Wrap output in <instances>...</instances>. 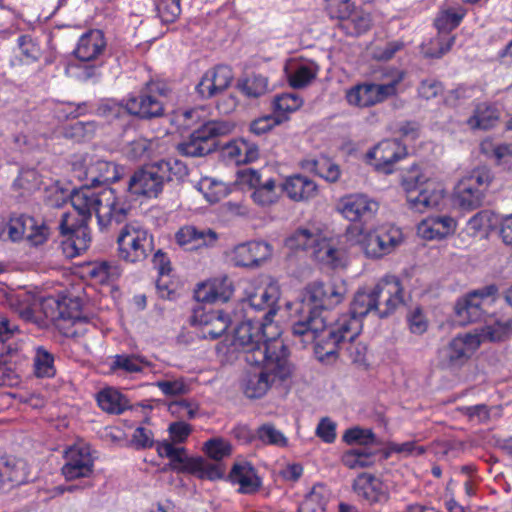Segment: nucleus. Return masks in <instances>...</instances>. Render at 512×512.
<instances>
[{"instance_id": "obj_4", "label": "nucleus", "mask_w": 512, "mask_h": 512, "mask_svg": "<svg viewBox=\"0 0 512 512\" xmlns=\"http://www.w3.org/2000/svg\"><path fill=\"white\" fill-rule=\"evenodd\" d=\"M187 165L178 159H162L136 170L128 182V190L137 196L157 197L166 182H183L188 176Z\"/></svg>"}, {"instance_id": "obj_38", "label": "nucleus", "mask_w": 512, "mask_h": 512, "mask_svg": "<svg viewBox=\"0 0 512 512\" xmlns=\"http://www.w3.org/2000/svg\"><path fill=\"white\" fill-rule=\"evenodd\" d=\"M0 459L2 469L5 472V479L7 480L8 488L28 481L26 463L23 460L16 459L13 456H3Z\"/></svg>"}, {"instance_id": "obj_59", "label": "nucleus", "mask_w": 512, "mask_h": 512, "mask_svg": "<svg viewBox=\"0 0 512 512\" xmlns=\"http://www.w3.org/2000/svg\"><path fill=\"white\" fill-rule=\"evenodd\" d=\"M232 447L230 443L222 438L210 439L205 443V451L207 455L215 460L220 461L224 457L231 454Z\"/></svg>"}, {"instance_id": "obj_6", "label": "nucleus", "mask_w": 512, "mask_h": 512, "mask_svg": "<svg viewBox=\"0 0 512 512\" xmlns=\"http://www.w3.org/2000/svg\"><path fill=\"white\" fill-rule=\"evenodd\" d=\"M234 128L235 125L226 120L205 121L178 144V151L184 156L204 157L217 149V138L230 134Z\"/></svg>"}, {"instance_id": "obj_43", "label": "nucleus", "mask_w": 512, "mask_h": 512, "mask_svg": "<svg viewBox=\"0 0 512 512\" xmlns=\"http://www.w3.org/2000/svg\"><path fill=\"white\" fill-rule=\"evenodd\" d=\"M189 470L203 479L216 480L224 476V469L220 463H212L202 458L190 459Z\"/></svg>"}, {"instance_id": "obj_56", "label": "nucleus", "mask_w": 512, "mask_h": 512, "mask_svg": "<svg viewBox=\"0 0 512 512\" xmlns=\"http://www.w3.org/2000/svg\"><path fill=\"white\" fill-rule=\"evenodd\" d=\"M463 14L453 10L441 11L435 19V27L438 33L450 34L461 22Z\"/></svg>"}, {"instance_id": "obj_20", "label": "nucleus", "mask_w": 512, "mask_h": 512, "mask_svg": "<svg viewBox=\"0 0 512 512\" xmlns=\"http://www.w3.org/2000/svg\"><path fill=\"white\" fill-rule=\"evenodd\" d=\"M378 210V204L362 194L349 195L341 199L339 211L351 222H366Z\"/></svg>"}, {"instance_id": "obj_37", "label": "nucleus", "mask_w": 512, "mask_h": 512, "mask_svg": "<svg viewBox=\"0 0 512 512\" xmlns=\"http://www.w3.org/2000/svg\"><path fill=\"white\" fill-rule=\"evenodd\" d=\"M498 111L487 103H480L475 107L473 115L467 120L468 126L473 129L488 130L498 121Z\"/></svg>"}, {"instance_id": "obj_60", "label": "nucleus", "mask_w": 512, "mask_h": 512, "mask_svg": "<svg viewBox=\"0 0 512 512\" xmlns=\"http://www.w3.org/2000/svg\"><path fill=\"white\" fill-rule=\"evenodd\" d=\"M349 359L355 365L360 368L366 369L368 367L367 362V345L362 342L350 341L346 346Z\"/></svg>"}, {"instance_id": "obj_9", "label": "nucleus", "mask_w": 512, "mask_h": 512, "mask_svg": "<svg viewBox=\"0 0 512 512\" xmlns=\"http://www.w3.org/2000/svg\"><path fill=\"white\" fill-rule=\"evenodd\" d=\"M362 330V322L349 313L342 314L333 324L326 325L323 332H327L320 341L315 343V354L320 361L335 358L338 350L346 341H354Z\"/></svg>"}, {"instance_id": "obj_35", "label": "nucleus", "mask_w": 512, "mask_h": 512, "mask_svg": "<svg viewBox=\"0 0 512 512\" xmlns=\"http://www.w3.org/2000/svg\"><path fill=\"white\" fill-rule=\"evenodd\" d=\"M99 407L110 414H121L129 407L128 399L114 388H105L97 395Z\"/></svg>"}, {"instance_id": "obj_45", "label": "nucleus", "mask_w": 512, "mask_h": 512, "mask_svg": "<svg viewBox=\"0 0 512 512\" xmlns=\"http://www.w3.org/2000/svg\"><path fill=\"white\" fill-rule=\"evenodd\" d=\"M256 439L264 445H271L280 448L288 446V439L272 423L260 425L255 432Z\"/></svg>"}, {"instance_id": "obj_28", "label": "nucleus", "mask_w": 512, "mask_h": 512, "mask_svg": "<svg viewBox=\"0 0 512 512\" xmlns=\"http://www.w3.org/2000/svg\"><path fill=\"white\" fill-rule=\"evenodd\" d=\"M281 191L293 201H305L314 198L318 189L316 183L306 176L296 174L288 177L281 185Z\"/></svg>"}, {"instance_id": "obj_54", "label": "nucleus", "mask_w": 512, "mask_h": 512, "mask_svg": "<svg viewBox=\"0 0 512 512\" xmlns=\"http://www.w3.org/2000/svg\"><path fill=\"white\" fill-rule=\"evenodd\" d=\"M289 117L285 115L270 114L263 117H259L251 122L250 131L255 135H262L269 132L272 128L287 121Z\"/></svg>"}, {"instance_id": "obj_50", "label": "nucleus", "mask_w": 512, "mask_h": 512, "mask_svg": "<svg viewBox=\"0 0 512 512\" xmlns=\"http://www.w3.org/2000/svg\"><path fill=\"white\" fill-rule=\"evenodd\" d=\"M303 104V100L296 94L284 93L276 96L273 102L274 114L285 115L297 111Z\"/></svg>"}, {"instance_id": "obj_58", "label": "nucleus", "mask_w": 512, "mask_h": 512, "mask_svg": "<svg viewBox=\"0 0 512 512\" xmlns=\"http://www.w3.org/2000/svg\"><path fill=\"white\" fill-rule=\"evenodd\" d=\"M89 274L99 282H106L111 278L118 277L120 272L118 266L109 261L96 262L92 265Z\"/></svg>"}, {"instance_id": "obj_12", "label": "nucleus", "mask_w": 512, "mask_h": 512, "mask_svg": "<svg viewBox=\"0 0 512 512\" xmlns=\"http://www.w3.org/2000/svg\"><path fill=\"white\" fill-rule=\"evenodd\" d=\"M404 78L398 73L387 83H363L348 91L347 101L358 107H370L382 103L398 93V86Z\"/></svg>"}, {"instance_id": "obj_62", "label": "nucleus", "mask_w": 512, "mask_h": 512, "mask_svg": "<svg viewBox=\"0 0 512 512\" xmlns=\"http://www.w3.org/2000/svg\"><path fill=\"white\" fill-rule=\"evenodd\" d=\"M210 283L213 288L215 302H227L231 298L233 286L228 277L216 278Z\"/></svg>"}, {"instance_id": "obj_48", "label": "nucleus", "mask_w": 512, "mask_h": 512, "mask_svg": "<svg viewBox=\"0 0 512 512\" xmlns=\"http://www.w3.org/2000/svg\"><path fill=\"white\" fill-rule=\"evenodd\" d=\"M318 67L315 64L300 65L288 76L289 84L293 88H304L315 79Z\"/></svg>"}, {"instance_id": "obj_19", "label": "nucleus", "mask_w": 512, "mask_h": 512, "mask_svg": "<svg viewBox=\"0 0 512 512\" xmlns=\"http://www.w3.org/2000/svg\"><path fill=\"white\" fill-rule=\"evenodd\" d=\"M233 80V72L229 66L218 65L207 71L196 86L201 98L209 99L223 93Z\"/></svg>"}, {"instance_id": "obj_61", "label": "nucleus", "mask_w": 512, "mask_h": 512, "mask_svg": "<svg viewBox=\"0 0 512 512\" xmlns=\"http://www.w3.org/2000/svg\"><path fill=\"white\" fill-rule=\"evenodd\" d=\"M328 10L332 18L345 21L356 10L351 0H330Z\"/></svg>"}, {"instance_id": "obj_21", "label": "nucleus", "mask_w": 512, "mask_h": 512, "mask_svg": "<svg viewBox=\"0 0 512 512\" xmlns=\"http://www.w3.org/2000/svg\"><path fill=\"white\" fill-rule=\"evenodd\" d=\"M272 247L264 241H250L237 245L232 252V261L239 267H258L270 258Z\"/></svg>"}, {"instance_id": "obj_52", "label": "nucleus", "mask_w": 512, "mask_h": 512, "mask_svg": "<svg viewBox=\"0 0 512 512\" xmlns=\"http://www.w3.org/2000/svg\"><path fill=\"white\" fill-rule=\"evenodd\" d=\"M181 0H154L159 18L164 23H173L181 14Z\"/></svg>"}, {"instance_id": "obj_25", "label": "nucleus", "mask_w": 512, "mask_h": 512, "mask_svg": "<svg viewBox=\"0 0 512 512\" xmlns=\"http://www.w3.org/2000/svg\"><path fill=\"white\" fill-rule=\"evenodd\" d=\"M279 300V290L275 285H269L263 289L257 290L248 298L250 307L258 311H264L260 320L268 325L274 324V317L278 312L277 302Z\"/></svg>"}, {"instance_id": "obj_22", "label": "nucleus", "mask_w": 512, "mask_h": 512, "mask_svg": "<svg viewBox=\"0 0 512 512\" xmlns=\"http://www.w3.org/2000/svg\"><path fill=\"white\" fill-rule=\"evenodd\" d=\"M175 240L176 243L185 250L194 251L213 246L218 240V235L210 228H198L193 225H186L176 232Z\"/></svg>"}, {"instance_id": "obj_18", "label": "nucleus", "mask_w": 512, "mask_h": 512, "mask_svg": "<svg viewBox=\"0 0 512 512\" xmlns=\"http://www.w3.org/2000/svg\"><path fill=\"white\" fill-rule=\"evenodd\" d=\"M53 303L56 310L50 315L51 319L69 321L73 327H79L73 331L67 332L68 336L78 337L82 335L85 332V329L82 328V326L88 324V318L86 316H82L81 302L79 298L65 297L62 300H54Z\"/></svg>"}, {"instance_id": "obj_10", "label": "nucleus", "mask_w": 512, "mask_h": 512, "mask_svg": "<svg viewBox=\"0 0 512 512\" xmlns=\"http://www.w3.org/2000/svg\"><path fill=\"white\" fill-rule=\"evenodd\" d=\"M116 243L118 258L129 264L145 261L154 250L153 235L135 222L127 223L120 229Z\"/></svg>"}, {"instance_id": "obj_53", "label": "nucleus", "mask_w": 512, "mask_h": 512, "mask_svg": "<svg viewBox=\"0 0 512 512\" xmlns=\"http://www.w3.org/2000/svg\"><path fill=\"white\" fill-rule=\"evenodd\" d=\"M240 87L247 96L257 98L267 92L268 80L260 74H252L240 84Z\"/></svg>"}, {"instance_id": "obj_24", "label": "nucleus", "mask_w": 512, "mask_h": 512, "mask_svg": "<svg viewBox=\"0 0 512 512\" xmlns=\"http://www.w3.org/2000/svg\"><path fill=\"white\" fill-rule=\"evenodd\" d=\"M353 490L359 498L368 504L386 503L389 493L385 485L378 478L371 474L359 475L353 483Z\"/></svg>"}, {"instance_id": "obj_33", "label": "nucleus", "mask_w": 512, "mask_h": 512, "mask_svg": "<svg viewBox=\"0 0 512 512\" xmlns=\"http://www.w3.org/2000/svg\"><path fill=\"white\" fill-rule=\"evenodd\" d=\"M512 335V318L503 317L485 325L477 335L481 342H501Z\"/></svg>"}, {"instance_id": "obj_3", "label": "nucleus", "mask_w": 512, "mask_h": 512, "mask_svg": "<svg viewBox=\"0 0 512 512\" xmlns=\"http://www.w3.org/2000/svg\"><path fill=\"white\" fill-rule=\"evenodd\" d=\"M94 188L84 184L71 192L70 201L81 216L80 220L88 222L95 213L101 229L108 228L113 222L116 224L124 222L129 209L125 203L119 201L115 191L108 187L99 191Z\"/></svg>"}, {"instance_id": "obj_46", "label": "nucleus", "mask_w": 512, "mask_h": 512, "mask_svg": "<svg viewBox=\"0 0 512 512\" xmlns=\"http://www.w3.org/2000/svg\"><path fill=\"white\" fill-rule=\"evenodd\" d=\"M33 225H35V218L25 214H13L8 224L9 237L13 241L25 239Z\"/></svg>"}, {"instance_id": "obj_63", "label": "nucleus", "mask_w": 512, "mask_h": 512, "mask_svg": "<svg viewBox=\"0 0 512 512\" xmlns=\"http://www.w3.org/2000/svg\"><path fill=\"white\" fill-rule=\"evenodd\" d=\"M50 235L48 226L43 221L35 219V225L27 233L25 240L32 246H39L44 244Z\"/></svg>"}, {"instance_id": "obj_13", "label": "nucleus", "mask_w": 512, "mask_h": 512, "mask_svg": "<svg viewBox=\"0 0 512 512\" xmlns=\"http://www.w3.org/2000/svg\"><path fill=\"white\" fill-rule=\"evenodd\" d=\"M376 302V314L383 318L403 303V288L395 276L381 279L372 289Z\"/></svg>"}, {"instance_id": "obj_17", "label": "nucleus", "mask_w": 512, "mask_h": 512, "mask_svg": "<svg viewBox=\"0 0 512 512\" xmlns=\"http://www.w3.org/2000/svg\"><path fill=\"white\" fill-rule=\"evenodd\" d=\"M66 463L62 474L66 480L88 478L93 474V458L86 447H70L65 454Z\"/></svg>"}, {"instance_id": "obj_16", "label": "nucleus", "mask_w": 512, "mask_h": 512, "mask_svg": "<svg viewBox=\"0 0 512 512\" xmlns=\"http://www.w3.org/2000/svg\"><path fill=\"white\" fill-rule=\"evenodd\" d=\"M126 110L129 115L151 120L165 114V103L145 87L138 95L131 96L126 100Z\"/></svg>"}, {"instance_id": "obj_41", "label": "nucleus", "mask_w": 512, "mask_h": 512, "mask_svg": "<svg viewBox=\"0 0 512 512\" xmlns=\"http://www.w3.org/2000/svg\"><path fill=\"white\" fill-rule=\"evenodd\" d=\"M320 234L307 228H299L286 239V246L291 250H311L313 252Z\"/></svg>"}, {"instance_id": "obj_23", "label": "nucleus", "mask_w": 512, "mask_h": 512, "mask_svg": "<svg viewBox=\"0 0 512 512\" xmlns=\"http://www.w3.org/2000/svg\"><path fill=\"white\" fill-rule=\"evenodd\" d=\"M69 219V213H62L58 228L61 235L69 236L68 241L74 250L72 256H76L88 249L91 241V234L88 228V222L80 220L76 225L74 223H69Z\"/></svg>"}, {"instance_id": "obj_47", "label": "nucleus", "mask_w": 512, "mask_h": 512, "mask_svg": "<svg viewBox=\"0 0 512 512\" xmlns=\"http://www.w3.org/2000/svg\"><path fill=\"white\" fill-rule=\"evenodd\" d=\"M41 183V176L35 169H22L13 187L21 191V195H25L39 189Z\"/></svg>"}, {"instance_id": "obj_36", "label": "nucleus", "mask_w": 512, "mask_h": 512, "mask_svg": "<svg viewBox=\"0 0 512 512\" xmlns=\"http://www.w3.org/2000/svg\"><path fill=\"white\" fill-rule=\"evenodd\" d=\"M338 27L346 35L357 37L372 27V18L370 13L364 12L363 10H355L349 18L343 22H339Z\"/></svg>"}, {"instance_id": "obj_55", "label": "nucleus", "mask_w": 512, "mask_h": 512, "mask_svg": "<svg viewBox=\"0 0 512 512\" xmlns=\"http://www.w3.org/2000/svg\"><path fill=\"white\" fill-rule=\"evenodd\" d=\"M155 386L168 397L182 396L190 391V386L184 378L159 380L155 383Z\"/></svg>"}, {"instance_id": "obj_57", "label": "nucleus", "mask_w": 512, "mask_h": 512, "mask_svg": "<svg viewBox=\"0 0 512 512\" xmlns=\"http://www.w3.org/2000/svg\"><path fill=\"white\" fill-rule=\"evenodd\" d=\"M337 249L330 243L329 240L320 235L312 256L319 262L326 264H333L337 260Z\"/></svg>"}, {"instance_id": "obj_2", "label": "nucleus", "mask_w": 512, "mask_h": 512, "mask_svg": "<svg viewBox=\"0 0 512 512\" xmlns=\"http://www.w3.org/2000/svg\"><path fill=\"white\" fill-rule=\"evenodd\" d=\"M278 327L275 324L268 325L260 319H248L234 330L232 346L235 350L245 354V361L258 366L268 356H274L277 363L283 362L284 352H288L283 341L277 339Z\"/></svg>"}, {"instance_id": "obj_1", "label": "nucleus", "mask_w": 512, "mask_h": 512, "mask_svg": "<svg viewBox=\"0 0 512 512\" xmlns=\"http://www.w3.org/2000/svg\"><path fill=\"white\" fill-rule=\"evenodd\" d=\"M344 283L314 281L302 292L299 319L291 327L292 335L299 338L303 347L314 343L326 328L325 310L335 308L345 299Z\"/></svg>"}, {"instance_id": "obj_14", "label": "nucleus", "mask_w": 512, "mask_h": 512, "mask_svg": "<svg viewBox=\"0 0 512 512\" xmlns=\"http://www.w3.org/2000/svg\"><path fill=\"white\" fill-rule=\"evenodd\" d=\"M191 323L200 327L201 336L205 339L215 340L228 329L231 320L222 310L194 309Z\"/></svg>"}, {"instance_id": "obj_40", "label": "nucleus", "mask_w": 512, "mask_h": 512, "mask_svg": "<svg viewBox=\"0 0 512 512\" xmlns=\"http://www.w3.org/2000/svg\"><path fill=\"white\" fill-rule=\"evenodd\" d=\"M373 291L359 290L350 304L349 314L354 318L362 319L370 312L376 313V302Z\"/></svg>"}, {"instance_id": "obj_29", "label": "nucleus", "mask_w": 512, "mask_h": 512, "mask_svg": "<svg viewBox=\"0 0 512 512\" xmlns=\"http://www.w3.org/2000/svg\"><path fill=\"white\" fill-rule=\"evenodd\" d=\"M455 313L457 322L460 325L480 321L483 317L482 300L478 298V293L473 292L465 299L456 303Z\"/></svg>"}, {"instance_id": "obj_49", "label": "nucleus", "mask_w": 512, "mask_h": 512, "mask_svg": "<svg viewBox=\"0 0 512 512\" xmlns=\"http://www.w3.org/2000/svg\"><path fill=\"white\" fill-rule=\"evenodd\" d=\"M145 364L147 363L136 355L121 354L114 356L111 370L113 372L121 370L126 373H138L143 370Z\"/></svg>"}, {"instance_id": "obj_8", "label": "nucleus", "mask_w": 512, "mask_h": 512, "mask_svg": "<svg viewBox=\"0 0 512 512\" xmlns=\"http://www.w3.org/2000/svg\"><path fill=\"white\" fill-rule=\"evenodd\" d=\"M282 361L277 363L274 356L261 361V367L255 371H247L242 379L241 387L248 398H260L266 394L275 379L285 380L292 368L288 360V352L283 353Z\"/></svg>"}, {"instance_id": "obj_30", "label": "nucleus", "mask_w": 512, "mask_h": 512, "mask_svg": "<svg viewBox=\"0 0 512 512\" xmlns=\"http://www.w3.org/2000/svg\"><path fill=\"white\" fill-rule=\"evenodd\" d=\"M229 479L232 483L239 484V492L244 494L254 493L260 487V480L254 468L247 462L234 464Z\"/></svg>"}, {"instance_id": "obj_31", "label": "nucleus", "mask_w": 512, "mask_h": 512, "mask_svg": "<svg viewBox=\"0 0 512 512\" xmlns=\"http://www.w3.org/2000/svg\"><path fill=\"white\" fill-rule=\"evenodd\" d=\"M484 200L482 189H477L461 179L455 187L454 201L463 210L471 211L479 208Z\"/></svg>"}, {"instance_id": "obj_5", "label": "nucleus", "mask_w": 512, "mask_h": 512, "mask_svg": "<svg viewBox=\"0 0 512 512\" xmlns=\"http://www.w3.org/2000/svg\"><path fill=\"white\" fill-rule=\"evenodd\" d=\"M411 208L418 212L438 207L443 198V190L437 183L424 176L416 165L407 170L401 179Z\"/></svg>"}, {"instance_id": "obj_27", "label": "nucleus", "mask_w": 512, "mask_h": 512, "mask_svg": "<svg viewBox=\"0 0 512 512\" xmlns=\"http://www.w3.org/2000/svg\"><path fill=\"white\" fill-rule=\"evenodd\" d=\"M105 47L106 41L102 31L90 30L80 37L74 54L79 60L88 62L97 59Z\"/></svg>"}, {"instance_id": "obj_7", "label": "nucleus", "mask_w": 512, "mask_h": 512, "mask_svg": "<svg viewBox=\"0 0 512 512\" xmlns=\"http://www.w3.org/2000/svg\"><path fill=\"white\" fill-rule=\"evenodd\" d=\"M346 238L351 245H358L369 258H380L389 254L399 244L401 233L398 229L381 227L364 230L357 224L349 225Z\"/></svg>"}, {"instance_id": "obj_64", "label": "nucleus", "mask_w": 512, "mask_h": 512, "mask_svg": "<svg viewBox=\"0 0 512 512\" xmlns=\"http://www.w3.org/2000/svg\"><path fill=\"white\" fill-rule=\"evenodd\" d=\"M327 501L315 489L304 499L298 512H326Z\"/></svg>"}, {"instance_id": "obj_11", "label": "nucleus", "mask_w": 512, "mask_h": 512, "mask_svg": "<svg viewBox=\"0 0 512 512\" xmlns=\"http://www.w3.org/2000/svg\"><path fill=\"white\" fill-rule=\"evenodd\" d=\"M343 441L349 445L358 444L361 447L346 451L342 456L343 464L350 468H365L374 464L375 453L369 449L376 443V436L370 429L354 427L347 429Z\"/></svg>"}, {"instance_id": "obj_34", "label": "nucleus", "mask_w": 512, "mask_h": 512, "mask_svg": "<svg viewBox=\"0 0 512 512\" xmlns=\"http://www.w3.org/2000/svg\"><path fill=\"white\" fill-rule=\"evenodd\" d=\"M159 148V140L138 137L125 147V155L133 161H142L151 158Z\"/></svg>"}, {"instance_id": "obj_32", "label": "nucleus", "mask_w": 512, "mask_h": 512, "mask_svg": "<svg viewBox=\"0 0 512 512\" xmlns=\"http://www.w3.org/2000/svg\"><path fill=\"white\" fill-rule=\"evenodd\" d=\"M86 178L87 180H90L91 186L96 187L117 181L120 178V175L115 163L105 160H97L88 167Z\"/></svg>"}, {"instance_id": "obj_39", "label": "nucleus", "mask_w": 512, "mask_h": 512, "mask_svg": "<svg viewBox=\"0 0 512 512\" xmlns=\"http://www.w3.org/2000/svg\"><path fill=\"white\" fill-rule=\"evenodd\" d=\"M302 166L304 169L315 173L329 182H336L340 176L339 166L328 157L306 160Z\"/></svg>"}, {"instance_id": "obj_42", "label": "nucleus", "mask_w": 512, "mask_h": 512, "mask_svg": "<svg viewBox=\"0 0 512 512\" xmlns=\"http://www.w3.org/2000/svg\"><path fill=\"white\" fill-rule=\"evenodd\" d=\"M454 42V36L438 33L427 44L422 46V53L426 58H440L450 51Z\"/></svg>"}, {"instance_id": "obj_51", "label": "nucleus", "mask_w": 512, "mask_h": 512, "mask_svg": "<svg viewBox=\"0 0 512 512\" xmlns=\"http://www.w3.org/2000/svg\"><path fill=\"white\" fill-rule=\"evenodd\" d=\"M34 367L38 377H52L55 375L54 358L43 347H38L36 350Z\"/></svg>"}, {"instance_id": "obj_15", "label": "nucleus", "mask_w": 512, "mask_h": 512, "mask_svg": "<svg viewBox=\"0 0 512 512\" xmlns=\"http://www.w3.org/2000/svg\"><path fill=\"white\" fill-rule=\"evenodd\" d=\"M407 155L406 147L396 139H388L377 144L367 157L374 168L385 174L393 172V165Z\"/></svg>"}, {"instance_id": "obj_44", "label": "nucleus", "mask_w": 512, "mask_h": 512, "mask_svg": "<svg viewBox=\"0 0 512 512\" xmlns=\"http://www.w3.org/2000/svg\"><path fill=\"white\" fill-rule=\"evenodd\" d=\"M281 192V189L278 190L276 187V180L269 177L265 180L264 186L252 192L251 197L257 205L266 207L275 204L279 200Z\"/></svg>"}, {"instance_id": "obj_26", "label": "nucleus", "mask_w": 512, "mask_h": 512, "mask_svg": "<svg viewBox=\"0 0 512 512\" xmlns=\"http://www.w3.org/2000/svg\"><path fill=\"white\" fill-rule=\"evenodd\" d=\"M480 346V339L477 335L467 333L453 338L444 349V356L452 366L462 365L468 358L469 353Z\"/></svg>"}]
</instances>
